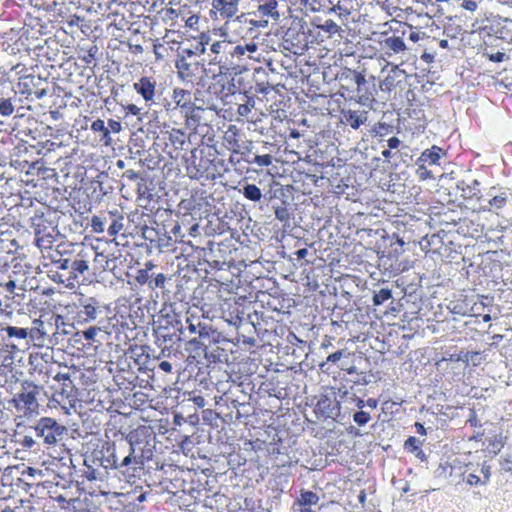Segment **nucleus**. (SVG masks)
Returning a JSON list of instances; mask_svg holds the SVG:
<instances>
[{"mask_svg": "<svg viewBox=\"0 0 512 512\" xmlns=\"http://www.w3.org/2000/svg\"><path fill=\"white\" fill-rule=\"evenodd\" d=\"M212 261H209L208 258H198L197 264L202 266L207 264L205 268L207 273H220L219 278L225 281L232 282L233 277H241L242 274H245V278H260L261 272H252L247 271V269L255 268L258 265H261L259 258L250 261V264H247L245 259H239L236 261L234 258H231L229 261H219L217 258H211Z\"/></svg>", "mask_w": 512, "mask_h": 512, "instance_id": "obj_1", "label": "nucleus"}, {"mask_svg": "<svg viewBox=\"0 0 512 512\" xmlns=\"http://www.w3.org/2000/svg\"><path fill=\"white\" fill-rule=\"evenodd\" d=\"M172 99L185 117L186 126L196 128L202 120L200 113L204 111L203 106L193 102L190 91L181 88L173 90Z\"/></svg>", "mask_w": 512, "mask_h": 512, "instance_id": "obj_2", "label": "nucleus"}, {"mask_svg": "<svg viewBox=\"0 0 512 512\" xmlns=\"http://www.w3.org/2000/svg\"><path fill=\"white\" fill-rule=\"evenodd\" d=\"M40 390L41 387L34 382L24 380L21 383V390L15 394L12 400L16 410L22 412L24 415L37 413L39 408L37 397Z\"/></svg>", "mask_w": 512, "mask_h": 512, "instance_id": "obj_3", "label": "nucleus"}, {"mask_svg": "<svg viewBox=\"0 0 512 512\" xmlns=\"http://www.w3.org/2000/svg\"><path fill=\"white\" fill-rule=\"evenodd\" d=\"M220 281L200 285L194 291V299L197 305L206 313H215L222 310Z\"/></svg>", "mask_w": 512, "mask_h": 512, "instance_id": "obj_4", "label": "nucleus"}, {"mask_svg": "<svg viewBox=\"0 0 512 512\" xmlns=\"http://www.w3.org/2000/svg\"><path fill=\"white\" fill-rule=\"evenodd\" d=\"M48 80L39 75H27L19 80L15 93L26 95L27 99H42L48 93Z\"/></svg>", "mask_w": 512, "mask_h": 512, "instance_id": "obj_5", "label": "nucleus"}, {"mask_svg": "<svg viewBox=\"0 0 512 512\" xmlns=\"http://www.w3.org/2000/svg\"><path fill=\"white\" fill-rule=\"evenodd\" d=\"M65 431V426L51 417L40 418L35 426L36 436L43 438L44 443L49 445L56 444Z\"/></svg>", "mask_w": 512, "mask_h": 512, "instance_id": "obj_6", "label": "nucleus"}, {"mask_svg": "<svg viewBox=\"0 0 512 512\" xmlns=\"http://www.w3.org/2000/svg\"><path fill=\"white\" fill-rule=\"evenodd\" d=\"M38 332L39 330L37 328L21 326L20 322L11 325L2 321V326L0 327V344H5L8 347V342L12 340H25L27 337L33 340Z\"/></svg>", "mask_w": 512, "mask_h": 512, "instance_id": "obj_7", "label": "nucleus"}, {"mask_svg": "<svg viewBox=\"0 0 512 512\" xmlns=\"http://www.w3.org/2000/svg\"><path fill=\"white\" fill-rule=\"evenodd\" d=\"M16 284L13 280H9L4 284H0V313L5 312V317H10L12 310L21 304V294L15 292Z\"/></svg>", "mask_w": 512, "mask_h": 512, "instance_id": "obj_8", "label": "nucleus"}, {"mask_svg": "<svg viewBox=\"0 0 512 512\" xmlns=\"http://www.w3.org/2000/svg\"><path fill=\"white\" fill-rule=\"evenodd\" d=\"M153 434V431L151 427L149 426H139L138 428L131 431L128 435V440L130 443V453L126 457L123 458L120 464L116 465L114 462V465L116 467H126L132 463L133 460H135L136 457H133V454L135 452L136 446L139 445L142 442L149 443V439L151 438Z\"/></svg>", "mask_w": 512, "mask_h": 512, "instance_id": "obj_9", "label": "nucleus"}, {"mask_svg": "<svg viewBox=\"0 0 512 512\" xmlns=\"http://www.w3.org/2000/svg\"><path fill=\"white\" fill-rule=\"evenodd\" d=\"M357 83L355 85V91L357 93V102L364 106H370L375 99L376 84L375 77L370 76L366 78L364 74L357 76Z\"/></svg>", "mask_w": 512, "mask_h": 512, "instance_id": "obj_10", "label": "nucleus"}, {"mask_svg": "<svg viewBox=\"0 0 512 512\" xmlns=\"http://www.w3.org/2000/svg\"><path fill=\"white\" fill-rule=\"evenodd\" d=\"M306 30L309 31L306 22L302 20L293 21L292 25L285 32L284 41L303 49L307 47L308 44Z\"/></svg>", "mask_w": 512, "mask_h": 512, "instance_id": "obj_11", "label": "nucleus"}, {"mask_svg": "<svg viewBox=\"0 0 512 512\" xmlns=\"http://www.w3.org/2000/svg\"><path fill=\"white\" fill-rule=\"evenodd\" d=\"M77 318L79 322H90L95 320L100 308V302L95 297H86L83 294L78 299Z\"/></svg>", "mask_w": 512, "mask_h": 512, "instance_id": "obj_12", "label": "nucleus"}, {"mask_svg": "<svg viewBox=\"0 0 512 512\" xmlns=\"http://www.w3.org/2000/svg\"><path fill=\"white\" fill-rule=\"evenodd\" d=\"M219 337L220 334L217 330L213 329L211 326L203 325L199 329L198 337L189 340L188 344L195 350L201 349L205 351L208 345L218 343Z\"/></svg>", "mask_w": 512, "mask_h": 512, "instance_id": "obj_13", "label": "nucleus"}, {"mask_svg": "<svg viewBox=\"0 0 512 512\" xmlns=\"http://www.w3.org/2000/svg\"><path fill=\"white\" fill-rule=\"evenodd\" d=\"M259 17L267 19H260L257 21H251L254 26L257 27H266L268 25V19L271 18L275 22L280 19V13L278 11V1L277 0H264L261 4H259L257 11L255 12Z\"/></svg>", "mask_w": 512, "mask_h": 512, "instance_id": "obj_14", "label": "nucleus"}, {"mask_svg": "<svg viewBox=\"0 0 512 512\" xmlns=\"http://www.w3.org/2000/svg\"><path fill=\"white\" fill-rule=\"evenodd\" d=\"M490 24L485 26L490 34H494L497 38L507 40L512 37V20L502 17H494L491 19Z\"/></svg>", "mask_w": 512, "mask_h": 512, "instance_id": "obj_15", "label": "nucleus"}, {"mask_svg": "<svg viewBox=\"0 0 512 512\" xmlns=\"http://www.w3.org/2000/svg\"><path fill=\"white\" fill-rule=\"evenodd\" d=\"M315 412L323 418H335L340 413V405L335 398L321 395L316 403Z\"/></svg>", "mask_w": 512, "mask_h": 512, "instance_id": "obj_16", "label": "nucleus"}, {"mask_svg": "<svg viewBox=\"0 0 512 512\" xmlns=\"http://www.w3.org/2000/svg\"><path fill=\"white\" fill-rule=\"evenodd\" d=\"M54 379L61 383V390L56 392V395L61 396V401L67 400L70 403L77 398L78 389L69 374L58 373Z\"/></svg>", "mask_w": 512, "mask_h": 512, "instance_id": "obj_17", "label": "nucleus"}, {"mask_svg": "<svg viewBox=\"0 0 512 512\" xmlns=\"http://www.w3.org/2000/svg\"><path fill=\"white\" fill-rule=\"evenodd\" d=\"M341 121L353 129H358L368 119V112L365 110H345L341 111Z\"/></svg>", "mask_w": 512, "mask_h": 512, "instance_id": "obj_18", "label": "nucleus"}, {"mask_svg": "<svg viewBox=\"0 0 512 512\" xmlns=\"http://www.w3.org/2000/svg\"><path fill=\"white\" fill-rule=\"evenodd\" d=\"M239 0H212V7L223 18H231L238 12Z\"/></svg>", "mask_w": 512, "mask_h": 512, "instance_id": "obj_19", "label": "nucleus"}, {"mask_svg": "<svg viewBox=\"0 0 512 512\" xmlns=\"http://www.w3.org/2000/svg\"><path fill=\"white\" fill-rule=\"evenodd\" d=\"M134 89L142 98L148 102L153 100L155 95V82L148 77H142L138 82L134 83Z\"/></svg>", "mask_w": 512, "mask_h": 512, "instance_id": "obj_20", "label": "nucleus"}, {"mask_svg": "<svg viewBox=\"0 0 512 512\" xmlns=\"http://www.w3.org/2000/svg\"><path fill=\"white\" fill-rule=\"evenodd\" d=\"M107 219V233L109 236L117 235L124 227V217L115 212H109L106 214Z\"/></svg>", "mask_w": 512, "mask_h": 512, "instance_id": "obj_21", "label": "nucleus"}, {"mask_svg": "<svg viewBox=\"0 0 512 512\" xmlns=\"http://www.w3.org/2000/svg\"><path fill=\"white\" fill-rule=\"evenodd\" d=\"M230 47V42L227 41H216L211 47L210 51L214 54V57L209 59L210 64H221L223 62V57L219 56L221 53L228 54V50Z\"/></svg>", "mask_w": 512, "mask_h": 512, "instance_id": "obj_22", "label": "nucleus"}, {"mask_svg": "<svg viewBox=\"0 0 512 512\" xmlns=\"http://www.w3.org/2000/svg\"><path fill=\"white\" fill-rule=\"evenodd\" d=\"M441 153V148L433 146L432 148L426 149L421 153L420 157L417 160V163H424L428 165L438 164L441 158Z\"/></svg>", "mask_w": 512, "mask_h": 512, "instance_id": "obj_23", "label": "nucleus"}, {"mask_svg": "<svg viewBox=\"0 0 512 512\" xmlns=\"http://www.w3.org/2000/svg\"><path fill=\"white\" fill-rule=\"evenodd\" d=\"M362 72H358L356 70H352L350 68H345L339 75H338V79L340 80V82H343L344 84H342V87H346V89H352L354 90L355 88V85L357 83L356 80L357 79V76H362Z\"/></svg>", "mask_w": 512, "mask_h": 512, "instance_id": "obj_24", "label": "nucleus"}, {"mask_svg": "<svg viewBox=\"0 0 512 512\" xmlns=\"http://www.w3.org/2000/svg\"><path fill=\"white\" fill-rule=\"evenodd\" d=\"M402 74H405V71L399 69L398 66L392 68L390 73L380 82V89L382 91H391L396 86V78Z\"/></svg>", "mask_w": 512, "mask_h": 512, "instance_id": "obj_25", "label": "nucleus"}, {"mask_svg": "<svg viewBox=\"0 0 512 512\" xmlns=\"http://www.w3.org/2000/svg\"><path fill=\"white\" fill-rule=\"evenodd\" d=\"M209 160L207 159H200L199 164H195L194 162L191 165L187 166V174L191 179L199 180L204 176V173L207 170Z\"/></svg>", "mask_w": 512, "mask_h": 512, "instance_id": "obj_26", "label": "nucleus"}, {"mask_svg": "<svg viewBox=\"0 0 512 512\" xmlns=\"http://www.w3.org/2000/svg\"><path fill=\"white\" fill-rule=\"evenodd\" d=\"M422 443L415 436H409L404 442V449L414 454L416 457L423 459L425 457L424 452L421 449Z\"/></svg>", "mask_w": 512, "mask_h": 512, "instance_id": "obj_27", "label": "nucleus"}, {"mask_svg": "<svg viewBox=\"0 0 512 512\" xmlns=\"http://www.w3.org/2000/svg\"><path fill=\"white\" fill-rule=\"evenodd\" d=\"M319 499V496L315 492L302 490L300 497L295 501V505L299 507H310L311 505L318 504Z\"/></svg>", "mask_w": 512, "mask_h": 512, "instance_id": "obj_28", "label": "nucleus"}, {"mask_svg": "<svg viewBox=\"0 0 512 512\" xmlns=\"http://www.w3.org/2000/svg\"><path fill=\"white\" fill-rule=\"evenodd\" d=\"M383 46L395 54H399L406 50V45H405L403 39L399 36L387 37L383 41Z\"/></svg>", "mask_w": 512, "mask_h": 512, "instance_id": "obj_29", "label": "nucleus"}, {"mask_svg": "<svg viewBox=\"0 0 512 512\" xmlns=\"http://www.w3.org/2000/svg\"><path fill=\"white\" fill-rule=\"evenodd\" d=\"M91 130L94 132L101 133L100 141L104 142V144H110L112 139L110 137V129L105 126V122L101 119H97L92 122Z\"/></svg>", "mask_w": 512, "mask_h": 512, "instance_id": "obj_30", "label": "nucleus"}, {"mask_svg": "<svg viewBox=\"0 0 512 512\" xmlns=\"http://www.w3.org/2000/svg\"><path fill=\"white\" fill-rule=\"evenodd\" d=\"M221 284V298L222 300V310L221 312H224L226 307H230V303L234 302L236 303V293H234L232 290L228 288V284H225L223 282H220Z\"/></svg>", "mask_w": 512, "mask_h": 512, "instance_id": "obj_31", "label": "nucleus"}, {"mask_svg": "<svg viewBox=\"0 0 512 512\" xmlns=\"http://www.w3.org/2000/svg\"><path fill=\"white\" fill-rule=\"evenodd\" d=\"M242 194L245 198L253 202L260 201L262 197V192L260 188L255 184L244 185L242 188Z\"/></svg>", "mask_w": 512, "mask_h": 512, "instance_id": "obj_32", "label": "nucleus"}, {"mask_svg": "<svg viewBox=\"0 0 512 512\" xmlns=\"http://www.w3.org/2000/svg\"><path fill=\"white\" fill-rule=\"evenodd\" d=\"M88 268L86 262L84 260H75L71 264V270L67 275L61 274V276H66L67 280L76 279L79 274H82Z\"/></svg>", "mask_w": 512, "mask_h": 512, "instance_id": "obj_33", "label": "nucleus"}, {"mask_svg": "<svg viewBox=\"0 0 512 512\" xmlns=\"http://www.w3.org/2000/svg\"><path fill=\"white\" fill-rule=\"evenodd\" d=\"M391 298L392 290L389 288H382L379 291L374 292L372 302L374 306H380Z\"/></svg>", "mask_w": 512, "mask_h": 512, "instance_id": "obj_34", "label": "nucleus"}, {"mask_svg": "<svg viewBox=\"0 0 512 512\" xmlns=\"http://www.w3.org/2000/svg\"><path fill=\"white\" fill-rule=\"evenodd\" d=\"M249 164H256L259 167H266L271 165L272 163V156L270 154H264V155H253L252 157L248 156V158L245 159Z\"/></svg>", "mask_w": 512, "mask_h": 512, "instance_id": "obj_35", "label": "nucleus"}, {"mask_svg": "<svg viewBox=\"0 0 512 512\" xmlns=\"http://www.w3.org/2000/svg\"><path fill=\"white\" fill-rule=\"evenodd\" d=\"M107 219L105 215L93 216L91 219L90 226L92 228V232L94 233H103L106 229Z\"/></svg>", "mask_w": 512, "mask_h": 512, "instance_id": "obj_36", "label": "nucleus"}, {"mask_svg": "<svg viewBox=\"0 0 512 512\" xmlns=\"http://www.w3.org/2000/svg\"><path fill=\"white\" fill-rule=\"evenodd\" d=\"M506 203H507L506 192H502L499 195H495L488 201L489 206L493 207L495 209H500V208L504 207L506 205Z\"/></svg>", "mask_w": 512, "mask_h": 512, "instance_id": "obj_37", "label": "nucleus"}, {"mask_svg": "<svg viewBox=\"0 0 512 512\" xmlns=\"http://www.w3.org/2000/svg\"><path fill=\"white\" fill-rule=\"evenodd\" d=\"M14 112V106L10 98L0 99V114L2 116H10Z\"/></svg>", "mask_w": 512, "mask_h": 512, "instance_id": "obj_38", "label": "nucleus"}, {"mask_svg": "<svg viewBox=\"0 0 512 512\" xmlns=\"http://www.w3.org/2000/svg\"><path fill=\"white\" fill-rule=\"evenodd\" d=\"M353 355H354L353 353L347 351L346 349H341V350H338V351L330 354L327 357L326 362L336 363L337 361H339L342 358H348Z\"/></svg>", "mask_w": 512, "mask_h": 512, "instance_id": "obj_39", "label": "nucleus"}, {"mask_svg": "<svg viewBox=\"0 0 512 512\" xmlns=\"http://www.w3.org/2000/svg\"><path fill=\"white\" fill-rule=\"evenodd\" d=\"M353 420L358 426H364L371 420V416L368 412L360 410L354 413Z\"/></svg>", "mask_w": 512, "mask_h": 512, "instance_id": "obj_40", "label": "nucleus"}, {"mask_svg": "<svg viewBox=\"0 0 512 512\" xmlns=\"http://www.w3.org/2000/svg\"><path fill=\"white\" fill-rule=\"evenodd\" d=\"M186 323L187 329L191 334H199V329L203 326L200 320L196 317H188Z\"/></svg>", "mask_w": 512, "mask_h": 512, "instance_id": "obj_41", "label": "nucleus"}, {"mask_svg": "<svg viewBox=\"0 0 512 512\" xmlns=\"http://www.w3.org/2000/svg\"><path fill=\"white\" fill-rule=\"evenodd\" d=\"M228 54L232 57V58H237L238 60H241L242 57L246 54L245 52V49H244V46L243 44H238L236 46H233L231 43H230V47H229V50H228Z\"/></svg>", "mask_w": 512, "mask_h": 512, "instance_id": "obj_42", "label": "nucleus"}, {"mask_svg": "<svg viewBox=\"0 0 512 512\" xmlns=\"http://www.w3.org/2000/svg\"><path fill=\"white\" fill-rule=\"evenodd\" d=\"M319 28L329 34H335L339 31V26L332 19H327L323 24L319 25Z\"/></svg>", "mask_w": 512, "mask_h": 512, "instance_id": "obj_43", "label": "nucleus"}, {"mask_svg": "<svg viewBox=\"0 0 512 512\" xmlns=\"http://www.w3.org/2000/svg\"><path fill=\"white\" fill-rule=\"evenodd\" d=\"M275 217L281 222L288 221L290 213L285 205L275 207Z\"/></svg>", "mask_w": 512, "mask_h": 512, "instance_id": "obj_44", "label": "nucleus"}, {"mask_svg": "<svg viewBox=\"0 0 512 512\" xmlns=\"http://www.w3.org/2000/svg\"><path fill=\"white\" fill-rule=\"evenodd\" d=\"M489 446L491 447L490 451L494 454H497L503 448L504 442L502 441L501 437L495 436L490 440Z\"/></svg>", "mask_w": 512, "mask_h": 512, "instance_id": "obj_45", "label": "nucleus"}, {"mask_svg": "<svg viewBox=\"0 0 512 512\" xmlns=\"http://www.w3.org/2000/svg\"><path fill=\"white\" fill-rule=\"evenodd\" d=\"M70 258H58L57 260L54 261V264L56 265V267L60 270H63V271H66V270H71V264L72 262H70Z\"/></svg>", "mask_w": 512, "mask_h": 512, "instance_id": "obj_46", "label": "nucleus"}, {"mask_svg": "<svg viewBox=\"0 0 512 512\" xmlns=\"http://www.w3.org/2000/svg\"><path fill=\"white\" fill-rule=\"evenodd\" d=\"M59 0H52L47 2L46 0H40V3H43V6H36L38 9H43L48 12H55L56 7L58 5Z\"/></svg>", "mask_w": 512, "mask_h": 512, "instance_id": "obj_47", "label": "nucleus"}, {"mask_svg": "<svg viewBox=\"0 0 512 512\" xmlns=\"http://www.w3.org/2000/svg\"><path fill=\"white\" fill-rule=\"evenodd\" d=\"M190 66L191 64L186 61L184 56L176 61V68L179 70V73L187 72L189 74Z\"/></svg>", "mask_w": 512, "mask_h": 512, "instance_id": "obj_48", "label": "nucleus"}, {"mask_svg": "<svg viewBox=\"0 0 512 512\" xmlns=\"http://www.w3.org/2000/svg\"><path fill=\"white\" fill-rule=\"evenodd\" d=\"M416 164L418 165L417 174L421 179L433 178L431 171L426 168V164L417 162Z\"/></svg>", "mask_w": 512, "mask_h": 512, "instance_id": "obj_49", "label": "nucleus"}, {"mask_svg": "<svg viewBox=\"0 0 512 512\" xmlns=\"http://www.w3.org/2000/svg\"><path fill=\"white\" fill-rule=\"evenodd\" d=\"M149 278H150V276H149L148 269H140V270H138L137 275L135 277L136 281L140 285L145 284L149 280Z\"/></svg>", "mask_w": 512, "mask_h": 512, "instance_id": "obj_50", "label": "nucleus"}, {"mask_svg": "<svg viewBox=\"0 0 512 512\" xmlns=\"http://www.w3.org/2000/svg\"><path fill=\"white\" fill-rule=\"evenodd\" d=\"M481 473L483 474L482 485L487 484L491 477V467L486 462L482 464Z\"/></svg>", "mask_w": 512, "mask_h": 512, "instance_id": "obj_51", "label": "nucleus"}, {"mask_svg": "<svg viewBox=\"0 0 512 512\" xmlns=\"http://www.w3.org/2000/svg\"><path fill=\"white\" fill-rule=\"evenodd\" d=\"M501 470L505 472H512V458L510 456L502 457L500 460Z\"/></svg>", "mask_w": 512, "mask_h": 512, "instance_id": "obj_52", "label": "nucleus"}, {"mask_svg": "<svg viewBox=\"0 0 512 512\" xmlns=\"http://www.w3.org/2000/svg\"><path fill=\"white\" fill-rule=\"evenodd\" d=\"M165 281H166V277L164 274H158L153 281L150 282V287L152 289L154 288H161L164 286L165 284Z\"/></svg>", "mask_w": 512, "mask_h": 512, "instance_id": "obj_53", "label": "nucleus"}, {"mask_svg": "<svg viewBox=\"0 0 512 512\" xmlns=\"http://www.w3.org/2000/svg\"><path fill=\"white\" fill-rule=\"evenodd\" d=\"M99 330L98 327H89L83 331V337L88 341L94 340Z\"/></svg>", "mask_w": 512, "mask_h": 512, "instance_id": "obj_54", "label": "nucleus"}, {"mask_svg": "<svg viewBox=\"0 0 512 512\" xmlns=\"http://www.w3.org/2000/svg\"><path fill=\"white\" fill-rule=\"evenodd\" d=\"M466 483L470 486H477L482 484V479L474 473H469L466 477Z\"/></svg>", "mask_w": 512, "mask_h": 512, "instance_id": "obj_55", "label": "nucleus"}, {"mask_svg": "<svg viewBox=\"0 0 512 512\" xmlns=\"http://www.w3.org/2000/svg\"><path fill=\"white\" fill-rule=\"evenodd\" d=\"M107 128L110 129V132L118 133L121 131L122 126L121 123L114 119H109Z\"/></svg>", "mask_w": 512, "mask_h": 512, "instance_id": "obj_56", "label": "nucleus"}, {"mask_svg": "<svg viewBox=\"0 0 512 512\" xmlns=\"http://www.w3.org/2000/svg\"><path fill=\"white\" fill-rule=\"evenodd\" d=\"M26 26H30L32 29L35 28L36 26H39L40 28L37 32L40 34L42 33V29L45 28V25L41 24L40 19L38 18H31L29 23L25 22V27Z\"/></svg>", "mask_w": 512, "mask_h": 512, "instance_id": "obj_57", "label": "nucleus"}, {"mask_svg": "<svg viewBox=\"0 0 512 512\" xmlns=\"http://www.w3.org/2000/svg\"><path fill=\"white\" fill-rule=\"evenodd\" d=\"M461 6L468 11H475L477 9V3L474 0H463Z\"/></svg>", "mask_w": 512, "mask_h": 512, "instance_id": "obj_58", "label": "nucleus"}, {"mask_svg": "<svg viewBox=\"0 0 512 512\" xmlns=\"http://www.w3.org/2000/svg\"><path fill=\"white\" fill-rule=\"evenodd\" d=\"M123 177L131 181H135L140 177V174L132 169H129L124 172Z\"/></svg>", "mask_w": 512, "mask_h": 512, "instance_id": "obj_59", "label": "nucleus"}, {"mask_svg": "<svg viewBox=\"0 0 512 512\" xmlns=\"http://www.w3.org/2000/svg\"><path fill=\"white\" fill-rule=\"evenodd\" d=\"M245 52L248 54L254 53L257 51L258 46L254 42L245 43L243 44ZM248 58H252L250 55H248Z\"/></svg>", "mask_w": 512, "mask_h": 512, "instance_id": "obj_60", "label": "nucleus"}, {"mask_svg": "<svg viewBox=\"0 0 512 512\" xmlns=\"http://www.w3.org/2000/svg\"><path fill=\"white\" fill-rule=\"evenodd\" d=\"M401 141L399 138L393 136L387 140V145L390 149H396L400 146Z\"/></svg>", "mask_w": 512, "mask_h": 512, "instance_id": "obj_61", "label": "nucleus"}, {"mask_svg": "<svg viewBox=\"0 0 512 512\" xmlns=\"http://www.w3.org/2000/svg\"><path fill=\"white\" fill-rule=\"evenodd\" d=\"M159 368L164 371L165 373H171L172 371V365L168 361H161L159 363Z\"/></svg>", "mask_w": 512, "mask_h": 512, "instance_id": "obj_62", "label": "nucleus"}, {"mask_svg": "<svg viewBox=\"0 0 512 512\" xmlns=\"http://www.w3.org/2000/svg\"><path fill=\"white\" fill-rule=\"evenodd\" d=\"M340 369L345 371L346 373L348 374H354L356 373V368L353 366V365H345L344 363L341 364L340 366Z\"/></svg>", "mask_w": 512, "mask_h": 512, "instance_id": "obj_63", "label": "nucleus"}, {"mask_svg": "<svg viewBox=\"0 0 512 512\" xmlns=\"http://www.w3.org/2000/svg\"><path fill=\"white\" fill-rule=\"evenodd\" d=\"M505 54L502 52H497L490 56V59L494 62H502L504 60Z\"/></svg>", "mask_w": 512, "mask_h": 512, "instance_id": "obj_64", "label": "nucleus"}]
</instances>
